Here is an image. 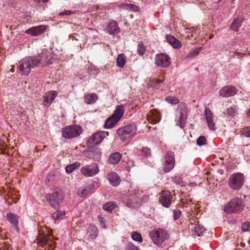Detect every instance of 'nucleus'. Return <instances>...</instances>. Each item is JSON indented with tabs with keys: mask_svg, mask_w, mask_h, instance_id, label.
I'll return each instance as SVG.
<instances>
[{
	"mask_svg": "<svg viewBox=\"0 0 250 250\" xmlns=\"http://www.w3.org/2000/svg\"><path fill=\"white\" fill-rule=\"evenodd\" d=\"M142 200H147V196H145L144 197H143L142 198Z\"/></svg>",
	"mask_w": 250,
	"mask_h": 250,
	"instance_id": "052dcab7",
	"label": "nucleus"
},
{
	"mask_svg": "<svg viewBox=\"0 0 250 250\" xmlns=\"http://www.w3.org/2000/svg\"><path fill=\"white\" fill-rule=\"evenodd\" d=\"M119 29L118 24L116 21H113L108 24L107 31L109 34L113 35L117 34L119 32Z\"/></svg>",
	"mask_w": 250,
	"mask_h": 250,
	"instance_id": "393cba45",
	"label": "nucleus"
},
{
	"mask_svg": "<svg viewBox=\"0 0 250 250\" xmlns=\"http://www.w3.org/2000/svg\"><path fill=\"white\" fill-rule=\"evenodd\" d=\"M49 247H51V244H50V245L49 246Z\"/></svg>",
	"mask_w": 250,
	"mask_h": 250,
	"instance_id": "774afa93",
	"label": "nucleus"
},
{
	"mask_svg": "<svg viewBox=\"0 0 250 250\" xmlns=\"http://www.w3.org/2000/svg\"><path fill=\"white\" fill-rule=\"evenodd\" d=\"M129 3H123L119 5V8L121 9L129 10Z\"/></svg>",
	"mask_w": 250,
	"mask_h": 250,
	"instance_id": "603ef678",
	"label": "nucleus"
},
{
	"mask_svg": "<svg viewBox=\"0 0 250 250\" xmlns=\"http://www.w3.org/2000/svg\"><path fill=\"white\" fill-rule=\"evenodd\" d=\"M197 145L199 146L205 145L207 144L206 138L204 136H200L196 141Z\"/></svg>",
	"mask_w": 250,
	"mask_h": 250,
	"instance_id": "37998d69",
	"label": "nucleus"
},
{
	"mask_svg": "<svg viewBox=\"0 0 250 250\" xmlns=\"http://www.w3.org/2000/svg\"><path fill=\"white\" fill-rule=\"evenodd\" d=\"M248 243L250 245V237L249 238V239L248 240Z\"/></svg>",
	"mask_w": 250,
	"mask_h": 250,
	"instance_id": "0e129e2a",
	"label": "nucleus"
},
{
	"mask_svg": "<svg viewBox=\"0 0 250 250\" xmlns=\"http://www.w3.org/2000/svg\"><path fill=\"white\" fill-rule=\"evenodd\" d=\"M118 121L115 119L113 116H110L106 120L104 127L106 129H109L112 128Z\"/></svg>",
	"mask_w": 250,
	"mask_h": 250,
	"instance_id": "bb28decb",
	"label": "nucleus"
},
{
	"mask_svg": "<svg viewBox=\"0 0 250 250\" xmlns=\"http://www.w3.org/2000/svg\"><path fill=\"white\" fill-rule=\"evenodd\" d=\"M65 216V212L63 210H57L52 214V218L54 220L62 219Z\"/></svg>",
	"mask_w": 250,
	"mask_h": 250,
	"instance_id": "c9c22d12",
	"label": "nucleus"
},
{
	"mask_svg": "<svg viewBox=\"0 0 250 250\" xmlns=\"http://www.w3.org/2000/svg\"><path fill=\"white\" fill-rule=\"evenodd\" d=\"M98 97L94 93L87 94L84 97V102L87 104H92L97 100Z\"/></svg>",
	"mask_w": 250,
	"mask_h": 250,
	"instance_id": "c85d7f7f",
	"label": "nucleus"
},
{
	"mask_svg": "<svg viewBox=\"0 0 250 250\" xmlns=\"http://www.w3.org/2000/svg\"><path fill=\"white\" fill-rule=\"evenodd\" d=\"M172 199L171 193L168 190H164L160 194L159 201L163 207L168 208L171 204Z\"/></svg>",
	"mask_w": 250,
	"mask_h": 250,
	"instance_id": "4468645a",
	"label": "nucleus"
},
{
	"mask_svg": "<svg viewBox=\"0 0 250 250\" xmlns=\"http://www.w3.org/2000/svg\"><path fill=\"white\" fill-rule=\"evenodd\" d=\"M148 84L149 86L157 89L162 86L163 82L160 80L153 79L149 80Z\"/></svg>",
	"mask_w": 250,
	"mask_h": 250,
	"instance_id": "c756f323",
	"label": "nucleus"
},
{
	"mask_svg": "<svg viewBox=\"0 0 250 250\" xmlns=\"http://www.w3.org/2000/svg\"><path fill=\"white\" fill-rule=\"evenodd\" d=\"M244 54H242L239 52L235 51V56H237L238 58L239 57H242L243 55H244Z\"/></svg>",
	"mask_w": 250,
	"mask_h": 250,
	"instance_id": "4d7b16f0",
	"label": "nucleus"
},
{
	"mask_svg": "<svg viewBox=\"0 0 250 250\" xmlns=\"http://www.w3.org/2000/svg\"><path fill=\"white\" fill-rule=\"evenodd\" d=\"M63 195L61 191L56 190L52 193H48L46 199L50 205L54 208L59 206L63 200Z\"/></svg>",
	"mask_w": 250,
	"mask_h": 250,
	"instance_id": "6e6552de",
	"label": "nucleus"
},
{
	"mask_svg": "<svg viewBox=\"0 0 250 250\" xmlns=\"http://www.w3.org/2000/svg\"><path fill=\"white\" fill-rule=\"evenodd\" d=\"M83 131L82 128L79 125H68L62 129V136L66 139L79 136Z\"/></svg>",
	"mask_w": 250,
	"mask_h": 250,
	"instance_id": "39448f33",
	"label": "nucleus"
},
{
	"mask_svg": "<svg viewBox=\"0 0 250 250\" xmlns=\"http://www.w3.org/2000/svg\"><path fill=\"white\" fill-rule=\"evenodd\" d=\"M129 10L132 12H138L140 10V7L136 5L129 4Z\"/></svg>",
	"mask_w": 250,
	"mask_h": 250,
	"instance_id": "49530a36",
	"label": "nucleus"
},
{
	"mask_svg": "<svg viewBox=\"0 0 250 250\" xmlns=\"http://www.w3.org/2000/svg\"><path fill=\"white\" fill-rule=\"evenodd\" d=\"M126 250H139L138 248L130 243H128L126 245Z\"/></svg>",
	"mask_w": 250,
	"mask_h": 250,
	"instance_id": "09e8293b",
	"label": "nucleus"
},
{
	"mask_svg": "<svg viewBox=\"0 0 250 250\" xmlns=\"http://www.w3.org/2000/svg\"><path fill=\"white\" fill-rule=\"evenodd\" d=\"M107 179L113 186H118L121 181L118 174L113 171H111L107 174Z\"/></svg>",
	"mask_w": 250,
	"mask_h": 250,
	"instance_id": "412c9836",
	"label": "nucleus"
},
{
	"mask_svg": "<svg viewBox=\"0 0 250 250\" xmlns=\"http://www.w3.org/2000/svg\"><path fill=\"white\" fill-rule=\"evenodd\" d=\"M90 192L89 188H81L78 191V193L81 197L86 196Z\"/></svg>",
	"mask_w": 250,
	"mask_h": 250,
	"instance_id": "c03bdc74",
	"label": "nucleus"
},
{
	"mask_svg": "<svg viewBox=\"0 0 250 250\" xmlns=\"http://www.w3.org/2000/svg\"><path fill=\"white\" fill-rule=\"evenodd\" d=\"M155 62L158 66L166 68L170 65L171 63V59L170 57L166 53H160L156 55Z\"/></svg>",
	"mask_w": 250,
	"mask_h": 250,
	"instance_id": "f8f14e48",
	"label": "nucleus"
},
{
	"mask_svg": "<svg viewBox=\"0 0 250 250\" xmlns=\"http://www.w3.org/2000/svg\"><path fill=\"white\" fill-rule=\"evenodd\" d=\"M100 222L101 223H103V218H101Z\"/></svg>",
	"mask_w": 250,
	"mask_h": 250,
	"instance_id": "e2e57ef3",
	"label": "nucleus"
},
{
	"mask_svg": "<svg viewBox=\"0 0 250 250\" xmlns=\"http://www.w3.org/2000/svg\"><path fill=\"white\" fill-rule=\"evenodd\" d=\"M72 13V12L71 11H70V10H66L64 12H62L61 13H60V15H70Z\"/></svg>",
	"mask_w": 250,
	"mask_h": 250,
	"instance_id": "6e6d98bb",
	"label": "nucleus"
},
{
	"mask_svg": "<svg viewBox=\"0 0 250 250\" xmlns=\"http://www.w3.org/2000/svg\"><path fill=\"white\" fill-rule=\"evenodd\" d=\"M250 228V223L249 222H246L243 224L242 229L244 231H249Z\"/></svg>",
	"mask_w": 250,
	"mask_h": 250,
	"instance_id": "de8ad7c7",
	"label": "nucleus"
},
{
	"mask_svg": "<svg viewBox=\"0 0 250 250\" xmlns=\"http://www.w3.org/2000/svg\"><path fill=\"white\" fill-rule=\"evenodd\" d=\"M131 237L133 240L139 242H142L143 241L142 235L136 231H134L132 232Z\"/></svg>",
	"mask_w": 250,
	"mask_h": 250,
	"instance_id": "58836bf2",
	"label": "nucleus"
},
{
	"mask_svg": "<svg viewBox=\"0 0 250 250\" xmlns=\"http://www.w3.org/2000/svg\"><path fill=\"white\" fill-rule=\"evenodd\" d=\"M6 219L17 230H19L18 225L19 223V219L18 216L14 213H8L6 214Z\"/></svg>",
	"mask_w": 250,
	"mask_h": 250,
	"instance_id": "4be33fe9",
	"label": "nucleus"
},
{
	"mask_svg": "<svg viewBox=\"0 0 250 250\" xmlns=\"http://www.w3.org/2000/svg\"><path fill=\"white\" fill-rule=\"evenodd\" d=\"M121 154L119 152H115L111 154L108 158V162L112 165L117 164L121 160Z\"/></svg>",
	"mask_w": 250,
	"mask_h": 250,
	"instance_id": "a878e982",
	"label": "nucleus"
},
{
	"mask_svg": "<svg viewBox=\"0 0 250 250\" xmlns=\"http://www.w3.org/2000/svg\"><path fill=\"white\" fill-rule=\"evenodd\" d=\"M39 65V61L35 57L23 58L19 62L18 72L21 75H28L32 68Z\"/></svg>",
	"mask_w": 250,
	"mask_h": 250,
	"instance_id": "f03ea898",
	"label": "nucleus"
},
{
	"mask_svg": "<svg viewBox=\"0 0 250 250\" xmlns=\"http://www.w3.org/2000/svg\"><path fill=\"white\" fill-rule=\"evenodd\" d=\"M165 100L169 104H176L179 103V99L174 97L167 96Z\"/></svg>",
	"mask_w": 250,
	"mask_h": 250,
	"instance_id": "79ce46f5",
	"label": "nucleus"
},
{
	"mask_svg": "<svg viewBox=\"0 0 250 250\" xmlns=\"http://www.w3.org/2000/svg\"><path fill=\"white\" fill-rule=\"evenodd\" d=\"M165 163L164 165L163 170L165 173L170 172L175 165L174 154L171 151L167 152L165 156Z\"/></svg>",
	"mask_w": 250,
	"mask_h": 250,
	"instance_id": "9b49d317",
	"label": "nucleus"
},
{
	"mask_svg": "<svg viewBox=\"0 0 250 250\" xmlns=\"http://www.w3.org/2000/svg\"><path fill=\"white\" fill-rule=\"evenodd\" d=\"M136 131V126L134 125H129L119 128L117 130V133L121 140L125 141L132 137Z\"/></svg>",
	"mask_w": 250,
	"mask_h": 250,
	"instance_id": "0eeeda50",
	"label": "nucleus"
},
{
	"mask_svg": "<svg viewBox=\"0 0 250 250\" xmlns=\"http://www.w3.org/2000/svg\"><path fill=\"white\" fill-rule=\"evenodd\" d=\"M48 238L47 235L40 236L38 238V244L40 247H43L44 245L48 244Z\"/></svg>",
	"mask_w": 250,
	"mask_h": 250,
	"instance_id": "f704fd0d",
	"label": "nucleus"
},
{
	"mask_svg": "<svg viewBox=\"0 0 250 250\" xmlns=\"http://www.w3.org/2000/svg\"><path fill=\"white\" fill-rule=\"evenodd\" d=\"M247 116L250 118V108L247 112Z\"/></svg>",
	"mask_w": 250,
	"mask_h": 250,
	"instance_id": "bf43d9fd",
	"label": "nucleus"
},
{
	"mask_svg": "<svg viewBox=\"0 0 250 250\" xmlns=\"http://www.w3.org/2000/svg\"><path fill=\"white\" fill-rule=\"evenodd\" d=\"M149 236L154 244L160 246L166 239L169 238V234L166 230L159 228L150 231Z\"/></svg>",
	"mask_w": 250,
	"mask_h": 250,
	"instance_id": "20e7f679",
	"label": "nucleus"
},
{
	"mask_svg": "<svg viewBox=\"0 0 250 250\" xmlns=\"http://www.w3.org/2000/svg\"><path fill=\"white\" fill-rule=\"evenodd\" d=\"M226 114L229 116H234L237 114V109L235 107H230L227 109Z\"/></svg>",
	"mask_w": 250,
	"mask_h": 250,
	"instance_id": "a19ab883",
	"label": "nucleus"
},
{
	"mask_svg": "<svg viewBox=\"0 0 250 250\" xmlns=\"http://www.w3.org/2000/svg\"><path fill=\"white\" fill-rule=\"evenodd\" d=\"M81 166V163L75 162L74 163L68 165L65 167L66 172L68 173H71L75 169L79 168Z\"/></svg>",
	"mask_w": 250,
	"mask_h": 250,
	"instance_id": "2f4dec72",
	"label": "nucleus"
},
{
	"mask_svg": "<svg viewBox=\"0 0 250 250\" xmlns=\"http://www.w3.org/2000/svg\"><path fill=\"white\" fill-rule=\"evenodd\" d=\"M237 93L236 88L232 85H228L222 88L219 91V95L223 97L228 98L235 95Z\"/></svg>",
	"mask_w": 250,
	"mask_h": 250,
	"instance_id": "dca6fc26",
	"label": "nucleus"
},
{
	"mask_svg": "<svg viewBox=\"0 0 250 250\" xmlns=\"http://www.w3.org/2000/svg\"><path fill=\"white\" fill-rule=\"evenodd\" d=\"M142 154L146 157H149L151 155V150L147 147H143L142 149Z\"/></svg>",
	"mask_w": 250,
	"mask_h": 250,
	"instance_id": "a18cd8bd",
	"label": "nucleus"
},
{
	"mask_svg": "<svg viewBox=\"0 0 250 250\" xmlns=\"http://www.w3.org/2000/svg\"><path fill=\"white\" fill-rule=\"evenodd\" d=\"M42 1L45 2L48 1V0H42Z\"/></svg>",
	"mask_w": 250,
	"mask_h": 250,
	"instance_id": "680f3d73",
	"label": "nucleus"
},
{
	"mask_svg": "<svg viewBox=\"0 0 250 250\" xmlns=\"http://www.w3.org/2000/svg\"><path fill=\"white\" fill-rule=\"evenodd\" d=\"M124 202L125 203L126 205L127 206H128V207L133 208V207L135 206V205L134 204V203H132L129 201H127L126 202H125V201H124Z\"/></svg>",
	"mask_w": 250,
	"mask_h": 250,
	"instance_id": "5fc2aeb1",
	"label": "nucleus"
},
{
	"mask_svg": "<svg viewBox=\"0 0 250 250\" xmlns=\"http://www.w3.org/2000/svg\"><path fill=\"white\" fill-rule=\"evenodd\" d=\"M147 119L151 124H155L160 121L161 115L157 110L153 109L148 113Z\"/></svg>",
	"mask_w": 250,
	"mask_h": 250,
	"instance_id": "aec40b11",
	"label": "nucleus"
},
{
	"mask_svg": "<svg viewBox=\"0 0 250 250\" xmlns=\"http://www.w3.org/2000/svg\"><path fill=\"white\" fill-rule=\"evenodd\" d=\"M46 28L47 26L45 25H39L29 28L25 31V33L33 36H37L43 33Z\"/></svg>",
	"mask_w": 250,
	"mask_h": 250,
	"instance_id": "a211bd4d",
	"label": "nucleus"
},
{
	"mask_svg": "<svg viewBox=\"0 0 250 250\" xmlns=\"http://www.w3.org/2000/svg\"><path fill=\"white\" fill-rule=\"evenodd\" d=\"M167 42L174 48H179L182 44L179 41L176 39L173 36L167 35L166 37Z\"/></svg>",
	"mask_w": 250,
	"mask_h": 250,
	"instance_id": "5701e85b",
	"label": "nucleus"
},
{
	"mask_svg": "<svg viewBox=\"0 0 250 250\" xmlns=\"http://www.w3.org/2000/svg\"><path fill=\"white\" fill-rule=\"evenodd\" d=\"M87 232L89 235L88 237L90 239H93L97 237L98 234V229L95 226L90 225L88 229Z\"/></svg>",
	"mask_w": 250,
	"mask_h": 250,
	"instance_id": "cd10ccee",
	"label": "nucleus"
},
{
	"mask_svg": "<svg viewBox=\"0 0 250 250\" xmlns=\"http://www.w3.org/2000/svg\"><path fill=\"white\" fill-rule=\"evenodd\" d=\"M98 165L96 163H92L82 167L81 172L83 176L89 177H93L98 174L99 172Z\"/></svg>",
	"mask_w": 250,
	"mask_h": 250,
	"instance_id": "1a4fd4ad",
	"label": "nucleus"
},
{
	"mask_svg": "<svg viewBox=\"0 0 250 250\" xmlns=\"http://www.w3.org/2000/svg\"><path fill=\"white\" fill-rule=\"evenodd\" d=\"M245 177L240 172L234 173L230 175L228 181L229 187L234 190H239L244 186Z\"/></svg>",
	"mask_w": 250,
	"mask_h": 250,
	"instance_id": "7ed1b4c3",
	"label": "nucleus"
},
{
	"mask_svg": "<svg viewBox=\"0 0 250 250\" xmlns=\"http://www.w3.org/2000/svg\"><path fill=\"white\" fill-rule=\"evenodd\" d=\"M108 135V132L100 131L93 134L87 141V144L89 146H93L99 144L102 142L106 135Z\"/></svg>",
	"mask_w": 250,
	"mask_h": 250,
	"instance_id": "9d476101",
	"label": "nucleus"
},
{
	"mask_svg": "<svg viewBox=\"0 0 250 250\" xmlns=\"http://www.w3.org/2000/svg\"><path fill=\"white\" fill-rule=\"evenodd\" d=\"M240 134L241 136L250 138V126H247L242 128L240 130Z\"/></svg>",
	"mask_w": 250,
	"mask_h": 250,
	"instance_id": "e433bc0d",
	"label": "nucleus"
},
{
	"mask_svg": "<svg viewBox=\"0 0 250 250\" xmlns=\"http://www.w3.org/2000/svg\"><path fill=\"white\" fill-rule=\"evenodd\" d=\"M126 62V57L124 54H119L117 60V66L120 68L124 67Z\"/></svg>",
	"mask_w": 250,
	"mask_h": 250,
	"instance_id": "7c9ffc66",
	"label": "nucleus"
},
{
	"mask_svg": "<svg viewBox=\"0 0 250 250\" xmlns=\"http://www.w3.org/2000/svg\"><path fill=\"white\" fill-rule=\"evenodd\" d=\"M177 110V113L179 114V116L177 118V125L181 128H184L188 117L187 106L185 103L181 102L179 103Z\"/></svg>",
	"mask_w": 250,
	"mask_h": 250,
	"instance_id": "423d86ee",
	"label": "nucleus"
},
{
	"mask_svg": "<svg viewBox=\"0 0 250 250\" xmlns=\"http://www.w3.org/2000/svg\"><path fill=\"white\" fill-rule=\"evenodd\" d=\"M205 231V229L203 226L196 225L192 230V234L193 235L200 236L203 235Z\"/></svg>",
	"mask_w": 250,
	"mask_h": 250,
	"instance_id": "72a5a7b5",
	"label": "nucleus"
},
{
	"mask_svg": "<svg viewBox=\"0 0 250 250\" xmlns=\"http://www.w3.org/2000/svg\"><path fill=\"white\" fill-rule=\"evenodd\" d=\"M201 50V48H196L194 50L192 51L189 55L190 57H194L195 56H196L198 55L199 53L200 50Z\"/></svg>",
	"mask_w": 250,
	"mask_h": 250,
	"instance_id": "3c124183",
	"label": "nucleus"
},
{
	"mask_svg": "<svg viewBox=\"0 0 250 250\" xmlns=\"http://www.w3.org/2000/svg\"><path fill=\"white\" fill-rule=\"evenodd\" d=\"M146 52V48L142 42H139L138 44L137 52L138 53L143 56Z\"/></svg>",
	"mask_w": 250,
	"mask_h": 250,
	"instance_id": "ea45409f",
	"label": "nucleus"
},
{
	"mask_svg": "<svg viewBox=\"0 0 250 250\" xmlns=\"http://www.w3.org/2000/svg\"><path fill=\"white\" fill-rule=\"evenodd\" d=\"M245 206L243 199L235 197L225 205L224 211L229 214H239L244 210Z\"/></svg>",
	"mask_w": 250,
	"mask_h": 250,
	"instance_id": "f257e3e1",
	"label": "nucleus"
},
{
	"mask_svg": "<svg viewBox=\"0 0 250 250\" xmlns=\"http://www.w3.org/2000/svg\"><path fill=\"white\" fill-rule=\"evenodd\" d=\"M35 58L39 61V65H48L53 62L52 55L46 49L42 50L41 53L39 54L38 58Z\"/></svg>",
	"mask_w": 250,
	"mask_h": 250,
	"instance_id": "ddd939ff",
	"label": "nucleus"
},
{
	"mask_svg": "<svg viewBox=\"0 0 250 250\" xmlns=\"http://www.w3.org/2000/svg\"><path fill=\"white\" fill-rule=\"evenodd\" d=\"M116 205L115 203L113 202H109L104 204L103 206V208L106 211L111 212L116 208Z\"/></svg>",
	"mask_w": 250,
	"mask_h": 250,
	"instance_id": "4c0bfd02",
	"label": "nucleus"
},
{
	"mask_svg": "<svg viewBox=\"0 0 250 250\" xmlns=\"http://www.w3.org/2000/svg\"><path fill=\"white\" fill-rule=\"evenodd\" d=\"M173 182L177 185L182 186V180L180 178L175 177L173 179Z\"/></svg>",
	"mask_w": 250,
	"mask_h": 250,
	"instance_id": "864d4df0",
	"label": "nucleus"
},
{
	"mask_svg": "<svg viewBox=\"0 0 250 250\" xmlns=\"http://www.w3.org/2000/svg\"><path fill=\"white\" fill-rule=\"evenodd\" d=\"M235 250H241V249H235Z\"/></svg>",
	"mask_w": 250,
	"mask_h": 250,
	"instance_id": "69168bd1",
	"label": "nucleus"
},
{
	"mask_svg": "<svg viewBox=\"0 0 250 250\" xmlns=\"http://www.w3.org/2000/svg\"><path fill=\"white\" fill-rule=\"evenodd\" d=\"M86 157L96 161H99L101 159L102 152L99 148H93L87 150H84Z\"/></svg>",
	"mask_w": 250,
	"mask_h": 250,
	"instance_id": "2eb2a0df",
	"label": "nucleus"
},
{
	"mask_svg": "<svg viewBox=\"0 0 250 250\" xmlns=\"http://www.w3.org/2000/svg\"><path fill=\"white\" fill-rule=\"evenodd\" d=\"M181 215V212L179 209H175L173 210V217L174 220L178 219Z\"/></svg>",
	"mask_w": 250,
	"mask_h": 250,
	"instance_id": "8fccbe9b",
	"label": "nucleus"
},
{
	"mask_svg": "<svg viewBox=\"0 0 250 250\" xmlns=\"http://www.w3.org/2000/svg\"><path fill=\"white\" fill-rule=\"evenodd\" d=\"M135 196H138V195H137L136 193H135Z\"/></svg>",
	"mask_w": 250,
	"mask_h": 250,
	"instance_id": "338daca9",
	"label": "nucleus"
},
{
	"mask_svg": "<svg viewBox=\"0 0 250 250\" xmlns=\"http://www.w3.org/2000/svg\"><path fill=\"white\" fill-rule=\"evenodd\" d=\"M125 112L124 105L123 104L119 105L117 106L114 112L112 114V116L116 119L118 122L123 117Z\"/></svg>",
	"mask_w": 250,
	"mask_h": 250,
	"instance_id": "b1692460",
	"label": "nucleus"
},
{
	"mask_svg": "<svg viewBox=\"0 0 250 250\" xmlns=\"http://www.w3.org/2000/svg\"><path fill=\"white\" fill-rule=\"evenodd\" d=\"M57 92L54 90L49 91V92H46L43 96V105L46 107H49L55 98L57 96Z\"/></svg>",
	"mask_w": 250,
	"mask_h": 250,
	"instance_id": "6ab92c4d",
	"label": "nucleus"
},
{
	"mask_svg": "<svg viewBox=\"0 0 250 250\" xmlns=\"http://www.w3.org/2000/svg\"><path fill=\"white\" fill-rule=\"evenodd\" d=\"M242 23V20L239 19H235L231 23L230 29L234 31H237Z\"/></svg>",
	"mask_w": 250,
	"mask_h": 250,
	"instance_id": "473e14b6",
	"label": "nucleus"
},
{
	"mask_svg": "<svg viewBox=\"0 0 250 250\" xmlns=\"http://www.w3.org/2000/svg\"><path fill=\"white\" fill-rule=\"evenodd\" d=\"M189 186L193 187L196 186V184L195 183L191 182L189 184Z\"/></svg>",
	"mask_w": 250,
	"mask_h": 250,
	"instance_id": "13d9d810",
	"label": "nucleus"
},
{
	"mask_svg": "<svg viewBox=\"0 0 250 250\" xmlns=\"http://www.w3.org/2000/svg\"><path fill=\"white\" fill-rule=\"evenodd\" d=\"M204 117L206 119L208 126L212 130L215 131L216 127L213 122V116L211 110L207 108H205Z\"/></svg>",
	"mask_w": 250,
	"mask_h": 250,
	"instance_id": "f3484780",
	"label": "nucleus"
}]
</instances>
